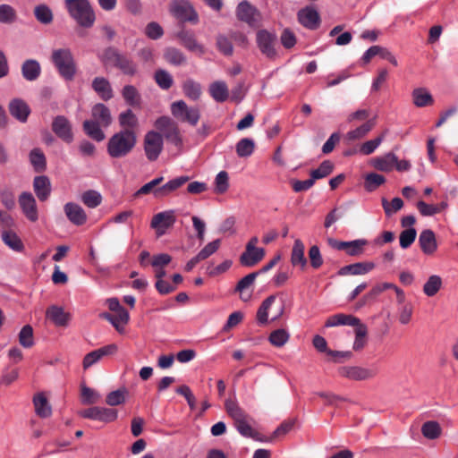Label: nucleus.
I'll list each match as a JSON object with an SVG mask.
<instances>
[{
  "label": "nucleus",
  "instance_id": "1",
  "mask_svg": "<svg viewBox=\"0 0 458 458\" xmlns=\"http://www.w3.org/2000/svg\"><path fill=\"white\" fill-rule=\"evenodd\" d=\"M137 143V132L132 130H121L108 140L106 150L113 158H121L132 151Z\"/></svg>",
  "mask_w": 458,
  "mask_h": 458
},
{
  "label": "nucleus",
  "instance_id": "2",
  "mask_svg": "<svg viewBox=\"0 0 458 458\" xmlns=\"http://www.w3.org/2000/svg\"><path fill=\"white\" fill-rule=\"evenodd\" d=\"M190 178L188 176H181L170 180L165 184L157 187L163 181L164 178L162 176L157 177L150 181L149 182L144 184L140 187L135 193L134 197H140V195H146L152 193L155 198L162 199L169 196L172 192L182 187L184 183H186Z\"/></svg>",
  "mask_w": 458,
  "mask_h": 458
},
{
  "label": "nucleus",
  "instance_id": "3",
  "mask_svg": "<svg viewBox=\"0 0 458 458\" xmlns=\"http://www.w3.org/2000/svg\"><path fill=\"white\" fill-rule=\"evenodd\" d=\"M71 16L79 25L89 28L95 22V13L88 0H65Z\"/></svg>",
  "mask_w": 458,
  "mask_h": 458
},
{
  "label": "nucleus",
  "instance_id": "4",
  "mask_svg": "<svg viewBox=\"0 0 458 458\" xmlns=\"http://www.w3.org/2000/svg\"><path fill=\"white\" fill-rule=\"evenodd\" d=\"M103 58L105 62L111 64L125 75L134 76L138 72L137 64L133 60L114 48L106 49Z\"/></svg>",
  "mask_w": 458,
  "mask_h": 458
},
{
  "label": "nucleus",
  "instance_id": "5",
  "mask_svg": "<svg viewBox=\"0 0 458 458\" xmlns=\"http://www.w3.org/2000/svg\"><path fill=\"white\" fill-rule=\"evenodd\" d=\"M155 127L162 133L167 141L177 148L182 146V139L180 134L178 124L168 116H162L156 120Z\"/></svg>",
  "mask_w": 458,
  "mask_h": 458
},
{
  "label": "nucleus",
  "instance_id": "6",
  "mask_svg": "<svg viewBox=\"0 0 458 458\" xmlns=\"http://www.w3.org/2000/svg\"><path fill=\"white\" fill-rule=\"evenodd\" d=\"M172 114L181 122L195 126L200 117L198 107H189L183 100L175 101L171 105Z\"/></svg>",
  "mask_w": 458,
  "mask_h": 458
},
{
  "label": "nucleus",
  "instance_id": "7",
  "mask_svg": "<svg viewBox=\"0 0 458 458\" xmlns=\"http://www.w3.org/2000/svg\"><path fill=\"white\" fill-rule=\"evenodd\" d=\"M162 134L156 131H148L143 139V148L147 158L155 161L163 150Z\"/></svg>",
  "mask_w": 458,
  "mask_h": 458
},
{
  "label": "nucleus",
  "instance_id": "8",
  "mask_svg": "<svg viewBox=\"0 0 458 458\" xmlns=\"http://www.w3.org/2000/svg\"><path fill=\"white\" fill-rule=\"evenodd\" d=\"M79 414L82 418L99 420L104 423L114 422L118 417L116 410L98 406L82 410Z\"/></svg>",
  "mask_w": 458,
  "mask_h": 458
},
{
  "label": "nucleus",
  "instance_id": "9",
  "mask_svg": "<svg viewBox=\"0 0 458 458\" xmlns=\"http://www.w3.org/2000/svg\"><path fill=\"white\" fill-rule=\"evenodd\" d=\"M172 14L182 21H198V14L192 5L186 0H175L170 5Z\"/></svg>",
  "mask_w": 458,
  "mask_h": 458
},
{
  "label": "nucleus",
  "instance_id": "10",
  "mask_svg": "<svg viewBox=\"0 0 458 458\" xmlns=\"http://www.w3.org/2000/svg\"><path fill=\"white\" fill-rule=\"evenodd\" d=\"M338 373L342 377L352 381L369 380L376 375L373 369L361 366H343L339 368Z\"/></svg>",
  "mask_w": 458,
  "mask_h": 458
},
{
  "label": "nucleus",
  "instance_id": "11",
  "mask_svg": "<svg viewBox=\"0 0 458 458\" xmlns=\"http://www.w3.org/2000/svg\"><path fill=\"white\" fill-rule=\"evenodd\" d=\"M175 215L173 210H167L156 214L151 220L150 226L156 231L157 236L165 233L175 223Z\"/></svg>",
  "mask_w": 458,
  "mask_h": 458
},
{
  "label": "nucleus",
  "instance_id": "12",
  "mask_svg": "<svg viewBox=\"0 0 458 458\" xmlns=\"http://www.w3.org/2000/svg\"><path fill=\"white\" fill-rule=\"evenodd\" d=\"M77 72V66L71 52L67 49L59 50V74L66 81L74 79Z\"/></svg>",
  "mask_w": 458,
  "mask_h": 458
},
{
  "label": "nucleus",
  "instance_id": "13",
  "mask_svg": "<svg viewBox=\"0 0 458 458\" xmlns=\"http://www.w3.org/2000/svg\"><path fill=\"white\" fill-rule=\"evenodd\" d=\"M19 205L24 216L31 222H35L38 218L36 199L32 193L24 191L19 197Z\"/></svg>",
  "mask_w": 458,
  "mask_h": 458
},
{
  "label": "nucleus",
  "instance_id": "14",
  "mask_svg": "<svg viewBox=\"0 0 458 458\" xmlns=\"http://www.w3.org/2000/svg\"><path fill=\"white\" fill-rule=\"evenodd\" d=\"M276 37L267 30H261L257 33V43L260 51L268 58L273 59L276 55L274 47Z\"/></svg>",
  "mask_w": 458,
  "mask_h": 458
},
{
  "label": "nucleus",
  "instance_id": "15",
  "mask_svg": "<svg viewBox=\"0 0 458 458\" xmlns=\"http://www.w3.org/2000/svg\"><path fill=\"white\" fill-rule=\"evenodd\" d=\"M117 351L118 346L115 344H111L86 354L82 361L83 369H88L104 356L114 355Z\"/></svg>",
  "mask_w": 458,
  "mask_h": 458
},
{
  "label": "nucleus",
  "instance_id": "16",
  "mask_svg": "<svg viewBox=\"0 0 458 458\" xmlns=\"http://www.w3.org/2000/svg\"><path fill=\"white\" fill-rule=\"evenodd\" d=\"M259 274V272L250 273L237 283L234 292L239 293V297L242 301L248 302L251 300L253 291L250 290V288L254 284Z\"/></svg>",
  "mask_w": 458,
  "mask_h": 458
},
{
  "label": "nucleus",
  "instance_id": "17",
  "mask_svg": "<svg viewBox=\"0 0 458 458\" xmlns=\"http://www.w3.org/2000/svg\"><path fill=\"white\" fill-rule=\"evenodd\" d=\"M298 20L301 25L310 30H316L320 24V16L318 11L311 6L300 10Z\"/></svg>",
  "mask_w": 458,
  "mask_h": 458
},
{
  "label": "nucleus",
  "instance_id": "18",
  "mask_svg": "<svg viewBox=\"0 0 458 458\" xmlns=\"http://www.w3.org/2000/svg\"><path fill=\"white\" fill-rule=\"evenodd\" d=\"M8 108L11 115L21 123H25L30 114L29 105L21 98L11 100Z\"/></svg>",
  "mask_w": 458,
  "mask_h": 458
},
{
  "label": "nucleus",
  "instance_id": "19",
  "mask_svg": "<svg viewBox=\"0 0 458 458\" xmlns=\"http://www.w3.org/2000/svg\"><path fill=\"white\" fill-rule=\"evenodd\" d=\"M64 210L69 221L73 225L80 226L86 223L87 214L80 205L67 203Z\"/></svg>",
  "mask_w": 458,
  "mask_h": 458
},
{
  "label": "nucleus",
  "instance_id": "20",
  "mask_svg": "<svg viewBox=\"0 0 458 458\" xmlns=\"http://www.w3.org/2000/svg\"><path fill=\"white\" fill-rule=\"evenodd\" d=\"M419 243L426 255H432L437 249L435 233L430 229L423 230L419 236Z\"/></svg>",
  "mask_w": 458,
  "mask_h": 458
},
{
  "label": "nucleus",
  "instance_id": "21",
  "mask_svg": "<svg viewBox=\"0 0 458 458\" xmlns=\"http://www.w3.org/2000/svg\"><path fill=\"white\" fill-rule=\"evenodd\" d=\"M361 324L362 323L360 322V318H358L352 315L339 313V314L329 317L325 323V327H336V326L348 325V326L355 327V328H356L359 327V325H361Z\"/></svg>",
  "mask_w": 458,
  "mask_h": 458
},
{
  "label": "nucleus",
  "instance_id": "22",
  "mask_svg": "<svg viewBox=\"0 0 458 458\" xmlns=\"http://www.w3.org/2000/svg\"><path fill=\"white\" fill-rule=\"evenodd\" d=\"M380 55L382 58L388 60L393 65L397 66L398 63L396 58L392 55V53L380 46H373L369 47L362 56V61L365 64H368L371 58Z\"/></svg>",
  "mask_w": 458,
  "mask_h": 458
},
{
  "label": "nucleus",
  "instance_id": "23",
  "mask_svg": "<svg viewBox=\"0 0 458 458\" xmlns=\"http://www.w3.org/2000/svg\"><path fill=\"white\" fill-rule=\"evenodd\" d=\"M237 17L241 21L252 25L258 21L259 13L247 1H243L237 7Z\"/></svg>",
  "mask_w": 458,
  "mask_h": 458
},
{
  "label": "nucleus",
  "instance_id": "24",
  "mask_svg": "<svg viewBox=\"0 0 458 458\" xmlns=\"http://www.w3.org/2000/svg\"><path fill=\"white\" fill-rule=\"evenodd\" d=\"M33 189L40 201L47 200L51 192L49 179L45 175L36 176L33 182Z\"/></svg>",
  "mask_w": 458,
  "mask_h": 458
},
{
  "label": "nucleus",
  "instance_id": "25",
  "mask_svg": "<svg viewBox=\"0 0 458 458\" xmlns=\"http://www.w3.org/2000/svg\"><path fill=\"white\" fill-rule=\"evenodd\" d=\"M92 121L99 123L102 126H109L112 123V115L109 108L102 103L96 104L91 110Z\"/></svg>",
  "mask_w": 458,
  "mask_h": 458
},
{
  "label": "nucleus",
  "instance_id": "26",
  "mask_svg": "<svg viewBox=\"0 0 458 458\" xmlns=\"http://www.w3.org/2000/svg\"><path fill=\"white\" fill-rule=\"evenodd\" d=\"M102 317L107 319L119 333H123L124 326L128 323L130 318L128 311L124 308L120 309L114 315L104 313Z\"/></svg>",
  "mask_w": 458,
  "mask_h": 458
},
{
  "label": "nucleus",
  "instance_id": "27",
  "mask_svg": "<svg viewBox=\"0 0 458 458\" xmlns=\"http://www.w3.org/2000/svg\"><path fill=\"white\" fill-rule=\"evenodd\" d=\"M92 89L103 100L107 101L113 98L111 84L104 77H96L92 81Z\"/></svg>",
  "mask_w": 458,
  "mask_h": 458
},
{
  "label": "nucleus",
  "instance_id": "28",
  "mask_svg": "<svg viewBox=\"0 0 458 458\" xmlns=\"http://www.w3.org/2000/svg\"><path fill=\"white\" fill-rule=\"evenodd\" d=\"M41 73L40 64L34 59L26 60L21 65V74L26 81H34Z\"/></svg>",
  "mask_w": 458,
  "mask_h": 458
},
{
  "label": "nucleus",
  "instance_id": "29",
  "mask_svg": "<svg viewBox=\"0 0 458 458\" xmlns=\"http://www.w3.org/2000/svg\"><path fill=\"white\" fill-rule=\"evenodd\" d=\"M177 38L181 43L190 51L199 54L204 53L203 47L197 42L193 33L182 30L177 34Z\"/></svg>",
  "mask_w": 458,
  "mask_h": 458
},
{
  "label": "nucleus",
  "instance_id": "30",
  "mask_svg": "<svg viewBox=\"0 0 458 458\" xmlns=\"http://www.w3.org/2000/svg\"><path fill=\"white\" fill-rule=\"evenodd\" d=\"M250 420L251 419L247 415L244 419L238 420L233 424L241 435L251 437L255 440L263 441V438L259 437V433L251 427Z\"/></svg>",
  "mask_w": 458,
  "mask_h": 458
},
{
  "label": "nucleus",
  "instance_id": "31",
  "mask_svg": "<svg viewBox=\"0 0 458 458\" xmlns=\"http://www.w3.org/2000/svg\"><path fill=\"white\" fill-rule=\"evenodd\" d=\"M376 125L375 119L368 120L366 123L346 133V140L355 141L363 139Z\"/></svg>",
  "mask_w": 458,
  "mask_h": 458
},
{
  "label": "nucleus",
  "instance_id": "32",
  "mask_svg": "<svg viewBox=\"0 0 458 458\" xmlns=\"http://www.w3.org/2000/svg\"><path fill=\"white\" fill-rule=\"evenodd\" d=\"M291 263L293 266H301L302 268L307 265V259L304 256V244L300 239H296L293 242Z\"/></svg>",
  "mask_w": 458,
  "mask_h": 458
},
{
  "label": "nucleus",
  "instance_id": "33",
  "mask_svg": "<svg viewBox=\"0 0 458 458\" xmlns=\"http://www.w3.org/2000/svg\"><path fill=\"white\" fill-rule=\"evenodd\" d=\"M33 403L38 416L41 418H47L51 415V406L43 393H39L34 396Z\"/></svg>",
  "mask_w": 458,
  "mask_h": 458
},
{
  "label": "nucleus",
  "instance_id": "34",
  "mask_svg": "<svg viewBox=\"0 0 458 458\" xmlns=\"http://www.w3.org/2000/svg\"><path fill=\"white\" fill-rule=\"evenodd\" d=\"M118 122L123 130H132L137 132L139 121L135 114L131 109L121 113L118 116Z\"/></svg>",
  "mask_w": 458,
  "mask_h": 458
},
{
  "label": "nucleus",
  "instance_id": "35",
  "mask_svg": "<svg viewBox=\"0 0 458 458\" xmlns=\"http://www.w3.org/2000/svg\"><path fill=\"white\" fill-rule=\"evenodd\" d=\"M265 256V250L259 249L254 250H247L240 256V263L244 267H253L259 262Z\"/></svg>",
  "mask_w": 458,
  "mask_h": 458
},
{
  "label": "nucleus",
  "instance_id": "36",
  "mask_svg": "<svg viewBox=\"0 0 458 458\" xmlns=\"http://www.w3.org/2000/svg\"><path fill=\"white\" fill-rule=\"evenodd\" d=\"M100 123L91 120L83 122V130L85 133L96 141H102L105 140L106 135L100 128Z\"/></svg>",
  "mask_w": 458,
  "mask_h": 458
},
{
  "label": "nucleus",
  "instance_id": "37",
  "mask_svg": "<svg viewBox=\"0 0 458 458\" xmlns=\"http://www.w3.org/2000/svg\"><path fill=\"white\" fill-rule=\"evenodd\" d=\"M413 104L418 107L431 106L434 102L431 94L425 88H417L411 93Z\"/></svg>",
  "mask_w": 458,
  "mask_h": 458
},
{
  "label": "nucleus",
  "instance_id": "38",
  "mask_svg": "<svg viewBox=\"0 0 458 458\" xmlns=\"http://www.w3.org/2000/svg\"><path fill=\"white\" fill-rule=\"evenodd\" d=\"M209 93L216 102H225L229 97V91L225 82L220 81L210 84Z\"/></svg>",
  "mask_w": 458,
  "mask_h": 458
},
{
  "label": "nucleus",
  "instance_id": "39",
  "mask_svg": "<svg viewBox=\"0 0 458 458\" xmlns=\"http://www.w3.org/2000/svg\"><path fill=\"white\" fill-rule=\"evenodd\" d=\"M1 237L4 244L12 250L21 251L24 249L21 238L13 230L2 231Z\"/></svg>",
  "mask_w": 458,
  "mask_h": 458
},
{
  "label": "nucleus",
  "instance_id": "40",
  "mask_svg": "<svg viewBox=\"0 0 458 458\" xmlns=\"http://www.w3.org/2000/svg\"><path fill=\"white\" fill-rule=\"evenodd\" d=\"M129 395V391L125 387L110 392L106 397V403L109 406H117L123 404Z\"/></svg>",
  "mask_w": 458,
  "mask_h": 458
},
{
  "label": "nucleus",
  "instance_id": "41",
  "mask_svg": "<svg viewBox=\"0 0 458 458\" xmlns=\"http://www.w3.org/2000/svg\"><path fill=\"white\" fill-rule=\"evenodd\" d=\"M443 281L442 278L437 275H432L428 277L423 286V293L428 297L435 296L439 290L442 288Z\"/></svg>",
  "mask_w": 458,
  "mask_h": 458
},
{
  "label": "nucleus",
  "instance_id": "42",
  "mask_svg": "<svg viewBox=\"0 0 458 458\" xmlns=\"http://www.w3.org/2000/svg\"><path fill=\"white\" fill-rule=\"evenodd\" d=\"M397 157L394 153H388L382 157L374 160V167L382 172H390L393 170Z\"/></svg>",
  "mask_w": 458,
  "mask_h": 458
},
{
  "label": "nucleus",
  "instance_id": "43",
  "mask_svg": "<svg viewBox=\"0 0 458 458\" xmlns=\"http://www.w3.org/2000/svg\"><path fill=\"white\" fill-rule=\"evenodd\" d=\"M275 301L276 296L270 295L262 301L256 315V318L259 324L266 325L268 323V310L275 302Z\"/></svg>",
  "mask_w": 458,
  "mask_h": 458
},
{
  "label": "nucleus",
  "instance_id": "44",
  "mask_svg": "<svg viewBox=\"0 0 458 458\" xmlns=\"http://www.w3.org/2000/svg\"><path fill=\"white\" fill-rule=\"evenodd\" d=\"M421 433L424 437L434 440L441 436L442 428L437 421L430 420L422 425Z\"/></svg>",
  "mask_w": 458,
  "mask_h": 458
},
{
  "label": "nucleus",
  "instance_id": "45",
  "mask_svg": "<svg viewBox=\"0 0 458 458\" xmlns=\"http://www.w3.org/2000/svg\"><path fill=\"white\" fill-rule=\"evenodd\" d=\"M30 162L37 173L46 169V157L39 148H33L29 155Z\"/></svg>",
  "mask_w": 458,
  "mask_h": 458
},
{
  "label": "nucleus",
  "instance_id": "46",
  "mask_svg": "<svg viewBox=\"0 0 458 458\" xmlns=\"http://www.w3.org/2000/svg\"><path fill=\"white\" fill-rule=\"evenodd\" d=\"M225 408L227 414L233 419V423L238 420L244 419L248 414L239 406V404L231 400L227 399L225 402Z\"/></svg>",
  "mask_w": 458,
  "mask_h": 458
},
{
  "label": "nucleus",
  "instance_id": "47",
  "mask_svg": "<svg viewBox=\"0 0 458 458\" xmlns=\"http://www.w3.org/2000/svg\"><path fill=\"white\" fill-rule=\"evenodd\" d=\"M368 328L365 324L359 325L355 328V340L353 342L352 349L355 352L361 351L367 344Z\"/></svg>",
  "mask_w": 458,
  "mask_h": 458
},
{
  "label": "nucleus",
  "instance_id": "48",
  "mask_svg": "<svg viewBox=\"0 0 458 458\" xmlns=\"http://www.w3.org/2000/svg\"><path fill=\"white\" fill-rule=\"evenodd\" d=\"M164 58L167 63L175 66L182 65L186 62L183 53L174 47L166 48L164 53Z\"/></svg>",
  "mask_w": 458,
  "mask_h": 458
},
{
  "label": "nucleus",
  "instance_id": "49",
  "mask_svg": "<svg viewBox=\"0 0 458 458\" xmlns=\"http://www.w3.org/2000/svg\"><path fill=\"white\" fill-rule=\"evenodd\" d=\"M182 89L184 95L192 100H198L201 95L200 85L192 80H186L182 83Z\"/></svg>",
  "mask_w": 458,
  "mask_h": 458
},
{
  "label": "nucleus",
  "instance_id": "50",
  "mask_svg": "<svg viewBox=\"0 0 458 458\" xmlns=\"http://www.w3.org/2000/svg\"><path fill=\"white\" fill-rule=\"evenodd\" d=\"M154 79L156 83L162 89H169L173 83V77L172 75L165 70L158 69L155 72Z\"/></svg>",
  "mask_w": 458,
  "mask_h": 458
},
{
  "label": "nucleus",
  "instance_id": "51",
  "mask_svg": "<svg viewBox=\"0 0 458 458\" xmlns=\"http://www.w3.org/2000/svg\"><path fill=\"white\" fill-rule=\"evenodd\" d=\"M81 201L89 208H95L102 202V196L94 190H89L82 193Z\"/></svg>",
  "mask_w": 458,
  "mask_h": 458
},
{
  "label": "nucleus",
  "instance_id": "52",
  "mask_svg": "<svg viewBox=\"0 0 458 458\" xmlns=\"http://www.w3.org/2000/svg\"><path fill=\"white\" fill-rule=\"evenodd\" d=\"M289 338V333L285 329L280 328L271 332L268 340L272 345L282 347L288 342Z\"/></svg>",
  "mask_w": 458,
  "mask_h": 458
},
{
  "label": "nucleus",
  "instance_id": "53",
  "mask_svg": "<svg viewBox=\"0 0 458 458\" xmlns=\"http://www.w3.org/2000/svg\"><path fill=\"white\" fill-rule=\"evenodd\" d=\"M334 169V164L329 160L323 161L320 165L310 172V176L314 181L325 178L329 175Z\"/></svg>",
  "mask_w": 458,
  "mask_h": 458
},
{
  "label": "nucleus",
  "instance_id": "54",
  "mask_svg": "<svg viewBox=\"0 0 458 458\" xmlns=\"http://www.w3.org/2000/svg\"><path fill=\"white\" fill-rule=\"evenodd\" d=\"M255 143L252 140L245 138L236 144V153L240 157H246L253 153Z\"/></svg>",
  "mask_w": 458,
  "mask_h": 458
},
{
  "label": "nucleus",
  "instance_id": "55",
  "mask_svg": "<svg viewBox=\"0 0 458 458\" xmlns=\"http://www.w3.org/2000/svg\"><path fill=\"white\" fill-rule=\"evenodd\" d=\"M122 95L128 105L137 106L140 104V94L134 86H124L122 90Z\"/></svg>",
  "mask_w": 458,
  "mask_h": 458
},
{
  "label": "nucleus",
  "instance_id": "56",
  "mask_svg": "<svg viewBox=\"0 0 458 458\" xmlns=\"http://www.w3.org/2000/svg\"><path fill=\"white\" fill-rule=\"evenodd\" d=\"M34 14L36 19L43 24H48L53 21L52 11L45 4L36 6L34 9Z\"/></svg>",
  "mask_w": 458,
  "mask_h": 458
},
{
  "label": "nucleus",
  "instance_id": "57",
  "mask_svg": "<svg viewBox=\"0 0 458 458\" xmlns=\"http://www.w3.org/2000/svg\"><path fill=\"white\" fill-rule=\"evenodd\" d=\"M59 138L68 143L73 139L71 124L64 116H59Z\"/></svg>",
  "mask_w": 458,
  "mask_h": 458
},
{
  "label": "nucleus",
  "instance_id": "58",
  "mask_svg": "<svg viewBox=\"0 0 458 458\" xmlns=\"http://www.w3.org/2000/svg\"><path fill=\"white\" fill-rule=\"evenodd\" d=\"M81 398L83 404H94L99 400L100 394L94 389L82 385Z\"/></svg>",
  "mask_w": 458,
  "mask_h": 458
},
{
  "label": "nucleus",
  "instance_id": "59",
  "mask_svg": "<svg viewBox=\"0 0 458 458\" xmlns=\"http://www.w3.org/2000/svg\"><path fill=\"white\" fill-rule=\"evenodd\" d=\"M382 206L384 208L386 215L387 216H390L403 207V201L399 197L394 198L391 202H388L386 198H383Z\"/></svg>",
  "mask_w": 458,
  "mask_h": 458
},
{
  "label": "nucleus",
  "instance_id": "60",
  "mask_svg": "<svg viewBox=\"0 0 458 458\" xmlns=\"http://www.w3.org/2000/svg\"><path fill=\"white\" fill-rule=\"evenodd\" d=\"M385 182L386 178L383 175L375 173L369 174L365 178V188L369 191H373Z\"/></svg>",
  "mask_w": 458,
  "mask_h": 458
},
{
  "label": "nucleus",
  "instance_id": "61",
  "mask_svg": "<svg viewBox=\"0 0 458 458\" xmlns=\"http://www.w3.org/2000/svg\"><path fill=\"white\" fill-rule=\"evenodd\" d=\"M19 342L25 348H30L33 345V329L30 325L24 326L20 331Z\"/></svg>",
  "mask_w": 458,
  "mask_h": 458
},
{
  "label": "nucleus",
  "instance_id": "62",
  "mask_svg": "<svg viewBox=\"0 0 458 458\" xmlns=\"http://www.w3.org/2000/svg\"><path fill=\"white\" fill-rule=\"evenodd\" d=\"M416 235H417V232H416L415 228H413V227L403 230L400 233V237H399L400 246L403 249H407L415 241Z\"/></svg>",
  "mask_w": 458,
  "mask_h": 458
},
{
  "label": "nucleus",
  "instance_id": "63",
  "mask_svg": "<svg viewBox=\"0 0 458 458\" xmlns=\"http://www.w3.org/2000/svg\"><path fill=\"white\" fill-rule=\"evenodd\" d=\"M366 245L367 241L363 239L348 242V245L345 251L350 256H359L363 253L364 247Z\"/></svg>",
  "mask_w": 458,
  "mask_h": 458
},
{
  "label": "nucleus",
  "instance_id": "64",
  "mask_svg": "<svg viewBox=\"0 0 458 458\" xmlns=\"http://www.w3.org/2000/svg\"><path fill=\"white\" fill-rule=\"evenodd\" d=\"M228 174L225 171H221L216 177L215 192L223 194L228 190Z\"/></svg>",
  "mask_w": 458,
  "mask_h": 458
}]
</instances>
